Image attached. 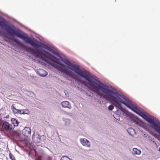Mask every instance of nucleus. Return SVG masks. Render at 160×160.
Returning a JSON list of instances; mask_svg holds the SVG:
<instances>
[{
    "label": "nucleus",
    "mask_w": 160,
    "mask_h": 160,
    "mask_svg": "<svg viewBox=\"0 0 160 160\" xmlns=\"http://www.w3.org/2000/svg\"><path fill=\"white\" fill-rule=\"evenodd\" d=\"M63 121L64 122L65 125L66 126L69 125L71 123V121L68 119L64 118L63 119Z\"/></svg>",
    "instance_id": "nucleus-11"
},
{
    "label": "nucleus",
    "mask_w": 160,
    "mask_h": 160,
    "mask_svg": "<svg viewBox=\"0 0 160 160\" xmlns=\"http://www.w3.org/2000/svg\"><path fill=\"white\" fill-rule=\"evenodd\" d=\"M35 160H40L39 158L36 159Z\"/></svg>",
    "instance_id": "nucleus-22"
},
{
    "label": "nucleus",
    "mask_w": 160,
    "mask_h": 160,
    "mask_svg": "<svg viewBox=\"0 0 160 160\" xmlns=\"http://www.w3.org/2000/svg\"><path fill=\"white\" fill-rule=\"evenodd\" d=\"M60 160H70V159L68 157L64 156L61 158Z\"/></svg>",
    "instance_id": "nucleus-13"
},
{
    "label": "nucleus",
    "mask_w": 160,
    "mask_h": 160,
    "mask_svg": "<svg viewBox=\"0 0 160 160\" xmlns=\"http://www.w3.org/2000/svg\"><path fill=\"white\" fill-rule=\"evenodd\" d=\"M11 122L12 124H13V128L17 126L18 125V121L15 118H12L11 119Z\"/></svg>",
    "instance_id": "nucleus-8"
},
{
    "label": "nucleus",
    "mask_w": 160,
    "mask_h": 160,
    "mask_svg": "<svg viewBox=\"0 0 160 160\" xmlns=\"http://www.w3.org/2000/svg\"><path fill=\"white\" fill-rule=\"evenodd\" d=\"M47 160H52V158L51 157H49L47 158Z\"/></svg>",
    "instance_id": "nucleus-20"
},
{
    "label": "nucleus",
    "mask_w": 160,
    "mask_h": 160,
    "mask_svg": "<svg viewBox=\"0 0 160 160\" xmlns=\"http://www.w3.org/2000/svg\"><path fill=\"white\" fill-rule=\"evenodd\" d=\"M61 105L64 108H67L69 109L71 108V106L70 102L67 101H64L62 102Z\"/></svg>",
    "instance_id": "nucleus-7"
},
{
    "label": "nucleus",
    "mask_w": 160,
    "mask_h": 160,
    "mask_svg": "<svg viewBox=\"0 0 160 160\" xmlns=\"http://www.w3.org/2000/svg\"><path fill=\"white\" fill-rule=\"evenodd\" d=\"M114 107L112 105H110L108 107V109L110 110H112L113 109Z\"/></svg>",
    "instance_id": "nucleus-15"
},
{
    "label": "nucleus",
    "mask_w": 160,
    "mask_h": 160,
    "mask_svg": "<svg viewBox=\"0 0 160 160\" xmlns=\"http://www.w3.org/2000/svg\"><path fill=\"white\" fill-rule=\"evenodd\" d=\"M24 114H28V111L27 109H24Z\"/></svg>",
    "instance_id": "nucleus-18"
},
{
    "label": "nucleus",
    "mask_w": 160,
    "mask_h": 160,
    "mask_svg": "<svg viewBox=\"0 0 160 160\" xmlns=\"http://www.w3.org/2000/svg\"><path fill=\"white\" fill-rule=\"evenodd\" d=\"M31 132V130L30 128L28 127H26L22 130V133L26 137H28L30 135Z\"/></svg>",
    "instance_id": "nucleus-4"
},
{
    "label": "nucleus",
    "mask_w": 160,
    "mask_h": 160,
    "mask_svg": "<svg viewBox=\"0 0 160 160\" xmlns=\"http://www.w3.org/2000/svg\"><path fill=\"white\" fill-rule=\"evenodd\" d=\"M81 143L83 146L89 148L91 147V143L87 139L85 138H81L80 139Z\"/></svg>",
    "instance_id": "nucleus-3"
},
{
    "label": "nucleus",
    "mask_w": 160,
    "mask_h": 160,
    "mask_svg": "<svg viewBox=\"0 0 160 160\" xmlns=\"http://www.w3.org/2000/svg\"><path fill=\"white\" fill-rule=\"evenodd\" d=\"M114 117L117 120L120 121V115L117 114H115L113 115Z\"/></svg>",
    "instance_id": "nucleus-12"
},
{
    "label": "nucleus",
    "mask_w": 160,
    "mask_h": 160,
    "mask_svg": "<svg viewBox=\"0 0 160 160\" xmlns=\"http://www.w3.org/2000/svg\"><path fill=\"white\" fill-rule=\"evenodd\" d=\"M159 150L160 151V147L159 148Z\"/></svg>",
    "instance_id": "nucleus-24"
},
{
    "label": "nucleus",
    "mask_w": 160,
    "mask_h": 160,
    "mask_svg": "<svg viewBox=\"0 0 160 160\" xmlns=\"http://www.w3.org/2000/svg\"><path fill=\"white\" fill-rule=\"evenodd\" d=\"M5 26L4 29L11 36H15L22 40H29L28 35L18 28L14 29L6 25Z\"/></svg>",
    "instance_id": "nucleus-1"
},
{
    "label": "nucleus",
    "mask_w": 160,
    "mask_h": 160,
    "mask_svg": "<svg viewBox=\"0 0 160 160\" xmlns=\"http://www.w3.org/2000/svg\"><path fill=\"white\" fill-rule=\"evenodd\" d=\"M131 131H133V132H134V130L132 128H131Z\"/></svg>",
    "instance_id": "nucleus-21"
},
{
    "label": "nucleus",
    "mask_w": 160,
    "mask_h": 160,
    "mask_svg": "<svg viewBox=\"0 0 160 160\" xmlns=\"http://www.w3.org/2000/svg\"><path fill=\"white\" fill-rule=\"evenodd\" d=\"M141 153V152L136 148H134L132 150V153L134 155H139Z\"/></svg>",
    "instance_id": "nucleus-9"
},
{
    "label": "nucleus",
    "mask_w": 160,
    "mask_h": 160,
    "mask_svg": "<svg viewBox=\"0 0 160 160\" xmlns=\"http://www.w3.org/2000/svg\"><path fill=\"white\" fill-rule=\"evenodd\" d=\"M40 137L39 135L37 133H34L32 136V139L35 142H39L40 141Z\"/></svg>",
    "instance_id": "nucleus-5"
},
{
    "label": "nucleus",
    "mask_w": 160,
    "mask_h": 160,
    "mask_svg": "<svg viewBox=\"0 0 160 160\" xmlns=\"http://www.w3.org/2000/svg\"><path fill=\"white\" fill-rule=\"evenodd\" d=\"M38 39L40 40H42L43 39V37L41 36H40L39 37Z\"/></svg>",
    "instance_id": "nucleus-19"
},
{
    "label": "nucleus",
    "mask_w": 160,
    "mask_h": 160,
    "mask_svg": "<svg viewBox=\"0 0 160 160\" xmlns=\"http://www.w3.org/2000/svg\"><path fill=\"white\" fill-rule=\"evenodd\" d=\"M15 104H12L11 107V109L14 113H19V109H16L15 106Z\"/></svg>",
    "instance_id": "nucleus-10"
},
{
    "label": "nucleus",
    "mask_w": 160,
    "mask_h": 160,
    "mask_svg": "<svg viewBox=\"0 0 160 160\" xmlns=\"http://www.w3.org/2000/svg\"><path fill=\"white\" fill-rule=\"evenodd\" d=\"M19 113L20 114H24V109H19Z\"/></svg>",
    "instance_id": "nucleus-16"
},
{
    "label": "nucleus",
    "mask_w": 160,
    "mask_h": 160,
    "mask_svg": "<svg viewBox=\"0 0 160 160\" xmlns=\"http://www.w3.org/2000/svg\"><path fill=\"white\" fill-rule=\"evenodd\" d=\"M37 72L40 76L43 77H45L48 74V72L46 71L41 68L39 69Z\"/></svg>",
    "instance_id": "nucleus-6"
},
{
    "label": "nucleus",
    "mask_w": 160,
    "mask_h": 160,
    "mask_svg": "<svg viewBox=\"0 0 160 160\" xmlns=\"http://www.w3.org/2000/svg\"><path fill=\"white\" fill-rule=\"evenodd\" d=\"M15 42H16V43H18L19 45H20V46L23 48H24V46L22 44H21V43H19V41H17V40H16V41H14Z\"/></svg>",
    "instance_id": "nucleus-14"
},
{
    "label": "nucleus",
    "mask_w": 160,
    "mask_h": 160,
    "mask_svg": "<svg viewBox=\"0 0 160 160\" xmlns=\"http://www.w3.org/2000/svg\"><path fill=\"white\" fill-rule=\"evenodd\" d=\"M0 125L2 126V128L6 131H11L13 129V126L10 124L8 122L0 120Z\"/></svg>",
    "instance_id": "nucleus-2"
},
{
    "label": "nucleus",
    "mask_w": 160,
    "mask_h": 160,
    "mask_svg": "<svg viewBox=\"0 0 160 160\" xmlns=\"http://www.w3.org/2000/svg\"><path fill=\"white\" fill-rule=\"evenodd\" d=\"M10 158L12 160H15V158L14 157L12 154H10L9 155Z\"/></svg>",
    "instance_id": "nucleus-17"
},
{
    "label": "nucleus",
    "mask_w": 160,
    "mask_h": 160,
    "mask_svg": "<svg viewBox=\"0 0 160 160\" xmlns=\"http://www.w3.org/2000/svg\"><path fill=\"white\" fill-rule=\"evenodd\" d=\"M31 95H32L33 94V93L32 92H31Z\"/></svg>",
    "instance_id": "nucleus-23"
},
{
    "label": "nucleus",
    "mask_w": 160,
    "mask_h": 160,
    "mask_svg": "<svg viewBox=\"0 0 160 160\" xmlns=\"http://www.w3.org/2000/svg\"><path fill=\"white\" fill-rule=\"evenodd\" d=\"M153 142H154V141H153V140H151Z\"/></svg>",
    "instance_id": "nucleus-25"
}]
</instances>
